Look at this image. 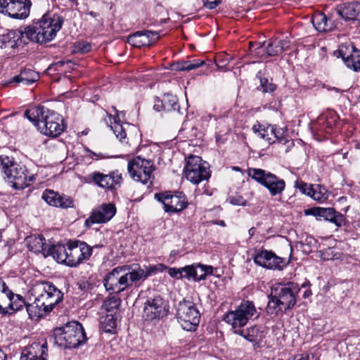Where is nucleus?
Here are the masks:
<instances>
[{
  "label": "nucleus",
  "instance_id": "f257e3e1",
  "mask_svg": "<svg viewBox=\"0 0 360 360\" xmlns=\"http://www.w3.org/2000/svg\"><path fill=\"white\" fill-rule=\"evenodd\" d=\"M166 269L167 266L162 264L144 265L143 267L137 264L135 268L130 265L120 266L105 275L103 284L106 290L110 293H119L129 288L131 283L144 281Z\"/></svg>",
  "mask_w": 360,
  "mask_h": 360
},
{
  "label": "nucleus",
  "instance_id": "f03ea898",
  "mask_svg": "<svg viewBox=\"0 0 360 360\" xmlns=\"http://www.w3.org/2000/svg\"><path fill=\"white\" fill-rule=\"evenodd\" d=\"M63 22V18L59 15L46 13L32 25L27 26L20 31H9L7 35L4 36V41L9 38L13 39V42L16 43L21 37L39 44L47 43L56 37Z\"/></svg>",
  "mask_w": 360,
  "mask_h": 360
},
{
  "label": "nucleus",
  "instance_id": "7ed1b4c3",
  "mask_svg": "<svg viewBox=\"0 0 360 360\" xmlns=\"http://www.w3.org/2000/svg\"><path fill=\"white\" fill-rule=\"evenodd\" d=\"M34 302L26 306L29 318L34 321L48 315L63 300V293L54 285L48 281L34 283L31 289Z\"/></svg>",
  "mask_w": 360,
  "mask_h": 360
},
{
  "label": "nucleus",
  "instance_id": "20e7f679",
  "mask_svg": "<svg viewBox=\"0 0 360 360\" xmlns=\"http://www.w3.org/2000/svg\"><path fill=\"white\" fill-rule=\"evenodd\" d=\"M38 129L47 136L57 137L65 129L62 117L44 106H36L27 110L24 114Z\"/></svg>",
  "mask_w": 360,
  "mask_h": 360
},
{
  "label": "nucleus",
  "instance_id": "39448f33",
  "mask_svg": "<svg viewBox=\"0 0 360 360\" xmlns=\"http://www.w3.org/2000/svg\"><path fill=\"white\" fill-rule=\"evenodd\" d=\"M0 169L4 179L15 189L28 187L34 181V175L27 167L8 156L0 157Z\"/></svg>",
  "mask_w": 360,
  "mask_h": 360
},
{
  "label": "nucleus",
  "instance_id": "423d86ee",
  "mask_svg": "<svg viewBox=\"0 0 360 360\" xmlns=\"http://www.w3.org/2000/svg\"><path fill=\"white\" fill-rule=\"evenodd\" d=\"M56 343L66 348H76L86 340L84 328L77 321L68 323L65 326L54 330Z\"/></svg>",
  "mask_w": 360,
  "mask_h": 360
},
{
  "label": "nucleus",
  "instance_id": "0eeeda50",
  "mask_svg": "<svg viewBox=\"0 0 360 360\" xmlns=\"http://www.w3.org/2000/svg\"><path fill=\"white\" fill-rule=\"evenodd\" d=\"M247 174L256 182L264 186L272 196L279 195L285 190L284 180L270 172L262 169L248 168Z\"/></svg>",
  "mask_w": 360,
  "mask_h": 360
},
{
  "label": "nucleus",
  "instance_id": "6e6552de",
  "mask_svg": "<svg viewBox=\"0 0 360 360\" xmlns=\"http://www.w3.org/2000/svg\"><path fill=\"white\" fill-rule=\"evenodd\" d=\"M176 318L184 330L193 331L200 323V314L193 302L184 300L178 304Z\"/></svg>",
  "mask_w": 360,
  "mask_h": 360
},
{
  "label": "nucleus",
  "instance_id": "1a4fd4ad",
  "mask_svg": "<svg viewBox=\"0 0 360 360\" xmlns=\"http://www.w3.org/2000/svg\"><path fill=\"white\" fill-rule=\"evenodd\" d=\"M255 313L256 308L252 302L243 301L236 310L228 312L224 320L232 326L236 333V330H242L241 328L248 323Z\"/></svg>",
  "mask_w": 360,
  "mask_h": 360
},
{
  "label": "nucleus",
  "instance_id": "9d476101",
  "mask_svg": "<svg viewBox=\"0 0 360 360\" xmlns=\"http://www.w3.org/2000/svg\"><path fill=\"white\" fill-rule=\"evenodd\" d=\"M184 171L186 179L195 185L210 177L207 164L196 155H190L187 158Z\"/></svg>",
  "mask_w": 360,
  "mask_h": 360
},
{
  "label": "nucleus",
  "instance_id": "9b49d317",
  "mask_svg": "<svg viewBox=\"0 0 360 360\" xmlns=\"http://www.w3.org/2000/svg\"><path fill=\"white\" fill-rule=\"evenodd\" d=\"M128 172L131 177L136 181L143 184H151L154 166L151 161L137 156L128 162Z\"/></svg>",
  "mask_w": 360,
  "mask_h": 360
},
{
  "label": "nucleus",
  "instance_id": "f8f14e48",
  "mask_svg": "<svg viewBox=\"0 0 360 360\" xmlns=\"http://www.w3.org/2000/svg\"><path fill=\"white\" fill-rule=\"evenodd\" d=\"M92 251L93 248L85 242L68 241L67 265L77 267L90 258Z\"/></svg>",
  "mask_w": 360,
  "mask_h": 360
},
{
  "label": "nucleus",
  "instance_id": "ddd939ff",
  "mask_svg": "<svg viewBox=\"0 0 360 360\" xmlns=\"http://www.w3.org/2000/svg\"><path fill=\"white\" fill-rule=\"evenodd\" d=\"M30 0H0V12L13 18L25 19L29 14Z\"/></svg>",
  "mask_w": 360,
  "mask_h": 360
},
{
  "label": "nucleus",
  "instance_id": "4468645a",
  "mask_svg": "<svg viewBox=\"0 0 360 360\" xmlns=\"http://www.w3.org/2000/svg\"><path fill=\"white\" fill-rule=\"evenodd\" d=\"M298 285L293 282L277 283L271 288V292L281 303L283 308H292L296 303L295 293Z\"/></svg>",
  "mask_w": 360,
  "mask_h": 360
},
{
  "label": "nucleus",
  "instance_id": "2eb2a0df",
  "mask_svg": "<svg viewBox=\"0 0 360 360\" xmlns=\"http://www.w3.org/2000/svg\"><path fill=\"white\" fill-rule=\"evenodd\" d=\"M168 306L163 298L157 295L148 297L144 303L143 317L146 321L159 320L167 315Z\"/></svg>",
  "mask_w": 360,
  "mask_h": 360
},
{
  "label": "nucleus",
  "instance_id": "dca6fc26",
  "mask_svg": "<svg viewBox=\"0 0 360 360\" xmlns=\"http://www.w3.org/2000/svg\"><path fill=\"white\" fill-rule=\"evenodd\" d=\"M86 181L94 183L98 187L105 189L112 190L116 185H120L122 181V174L117 170L103 174L95 171L85 177Z\"/></svg>",
  "mask_w": 360,
  "mask_h": 360
},
{
  "label": "nucleus",
  "instance_id": "f3484780",
  "mask_svg": "<svg viewBox=\"0 0 360 360\" xmlns=\"http://www.w3.org/2000/svg\"><path fill=\"white\" fill-rule=\"evenodd\" d=\"M116 207L112 203H104L97 207L91 212L90 216L85 220L87 227L94 224H103L109 221L115 214Z\"/></svg>",
  "mask_w": 360,
  "mask_h": 360
},
{
  "label": "nucleus",
  "instance_id": "a211bd4d",
  "mask_svg": "<svg viewBox=\"0 0 360 360\" xmlns=\"http://www.w3.org/2000/svg\"><path fill=\"white\" fill-rule=\"evenodd\" d=\"M253 261L257 265L269 269H281L285 264L284 258L266 250L257 251L253 257Z\"/></svg>",
  "mask_w": 360,
  "mask_h": 360
},
{
  "label": "nucleus",
  "instance_id": "6ab92c4d",
  "mask_svg": "<svg viewBox=\"0 0 360 360\" xmlns=\"http://www.w3.org/2000/svg\"><path fill=\"white\" fill-rule=\"evenodd\" d=\"M155 198L162 203L166 212H178L187 207L184 197L173 195L169 193H156Z\"/></svg>",
  "mask_w": 360,
  "mask_h": 360
},
{
  "label": "nucleus",
  "instance_id": "aec40b11",
  "mask_svg": "<svg viewBox=\"0 0 360 360\" xmlns=\"http://www.w3.org/2000/svg\"><path fill=\"white\" fill-rule=\"evenodd\" d=\"M338 53L347 68L356 72L360 70V51L354 46L342 44Z\"/></svg>",
  "mask_w": 360,
  "mask_h": 360
},
{
  "label": "nucleus",
  "instance_id": "412c9836",
  "mask_svg": "<svg viewBox=\"0 0 360 360\" xmlns=\"http://www.w3.org/2000/svg\"><path fill=\"white\" fill-rule=\"evenodd\" d=\"M306 214H311L315 217H322L324 219L340 227L345 224V218L344 215L335 210L334 208H322L316 207L306 211Z\"/></svg>",
  "mask_w": 360,
  "mask_h": 360
},
{
  "label": "nucleus",
  "instance_id": "4be33fe9",
  "mask_svg": "<svg viewBox=\"0 0 360 360\" xmlns=\"http://www.w3.org/2000/svg\"><path fill=\"white\" fill-rule=\"evenodd\" d=\"M41 198L48 205L53 207L68 208L74 206L73 200L70 196L60 195L53 190L46 189Z\"/></svg>",
  "mask_w": 360,
  "mask_h": 360
},
{
  "label": "nucleus",
  "instance_id": "5701e85b",
  "mask_svg": "<svg viewBox=\"0 0 360 360\" xmlns=\"http://www.w3.org/2000/svg\"><path fill=\"white\" fill-rule=\"evenodd\" d=\"M153 108L157 112H180V107L178 103V99L175 95L172 94H165L162 98L155 97L154 100Z\"/></svg>",
  "mask_w": 360,
  "mask_h": 360
},
{
  "label": "nucleus",
  "instance_id": "b1692460",
  "mask_svg": "<svg viewBox=\"0 0 360 360\" xmlns=\"http://www.w3.org/2000/svg\"><path fill=\"white\" fill-rule=\"evenodd\" d=\"M47 352L45 344L34 342L23 349L20 360H46Z\"/></svg>",
  "mask_w": 360,
  "mask_h": 360
},
{
  "label": "nucleus",
  "instance_id": "393cba45",
  "mask_svg": "<svg viewBox=\"0 0 360 360\" xmlns=\"http://www.w3.org/2000/svg\"><path fill=\"white\" fill-rule=\"evenodd\" d=\"M336 11L345 20H360V3L358 1L340 4L337 6Z\"/></svg>",
  "mask_w": 360,
  "mask_h": 360
},
{
  "label": "nucleus",
  "instance_id": "a878e982",
  "mask_svg": "<svg viewBox=\"0 0 360 360\" xmlns=\"http://www.w3.org/2000/svg\"><path fill=\"white\" fill-rule=\"evenodd\" d=\"M113 109L115 111L116 115H108V120H106V122L116 137L119 139L121 142L127 143V141H125L127 136L125 129L121 123L120 120V117H124V114L123 112H118L115 108H113Z\"/></svg>",
  "mask_w": 360,
  "mask_h": 360
},
{
  "label": "nucleus",
  "instance_id": "bb28decb",
  "mask_svg": "<svg viewBox=\"0 0 360 360\" xmlns=\"http://www.w3.org/2000/svg\"><path fill=\"white\" fill-rule=\"evenodd\" d=\"M236 333L251 342L254 345L260 344L265 337L264 328L257 326L246 329L237 330Z\"/></svg>",
  "mask_w": 360,
  "mask_h": 360
},
{
  "label": "nucleus",
  "instance_id": "cd10ccee",
  "mask_svg": "<svg viewBox=\"0 0 360 360\" xmlns=\"http://www.w3.org/2000/svg\"><path fill=\"white\" fill-rule=\"evenodd\" d=\"M25 240L29 250L35 253L41 252L44 256H46L49 246L42 235H32L27 237Z\"/></svg>",
  "mask_w": 360,
  "mask_h": 360
},
{
  "label": "nucleus",
  "instance_id": "c85d7f7f",
  "mask_svg": "<svg viewBox=\"0 0 360 360\" xmlns=\"http://www.w3.org/2000/svg\"><path fill=\"white\" fill-rule=\"evenodd\" d=\"M252 129L255 134L264 139L268 144H272L274 137L273 135L274 125L257 122L253 124Z\"/></svg>",
  "mask_w": 360,
  "mask_h": 360
},
{
  "label": "nucleus",
  "instance_id": "c756f323",
  "mask_svg": "<svg viewBox=\"0 0 360 360\" xmlns=\"http://www.w3.org/2000/svg\"><path fill=\"white\" fill-rule=\"evenodd\" d=\"M311 22L314 28L320 32H328L333 29L331 20L323 13H316L311 18Z\"/></svg>",
  "mask_w": 360,
  "mask_h": 360
},
{
  "label": "nucleus",
  "instance_id": "7c9ffc66",
  "mask_svg": "<svg viewBox=\"0 0 360 360\" xmlns=\"http://www.w3.org/2000/svg\"><path fill=\"white\" fill-rule=\"evenodd\" d=\"M51 255L58 262L67 264L68 260V245H53L49 247L46 256Z\"/></svg>",
  "mask_w": 360,
  "mask_h": 360
},
{
  "label": "nucleus",
  "instance_id": "2f4dec72",
  "mask_svg": "<svg viewBox=\"0 0 360 360\" xmlns=\"http://www.w3.org/2000/svg\"><path fill=\"white\" fill-rule=\"evenodd\" d=\"M290 46V41L288 39H274L267 45L266 56H274L281 54L283 51L287 50Z\"/></svg>",
  "mask_w": 360,
  "mask_h": 360
},
{
  "label": "nucleus",
  "instance_id": "473e14b6",
  "mask_svg": "<svg viewBox=\"0 0 360 360\" xmlns=\"http://www.w3.org/2000/svg\"><path fill=\"white\" fill-rule=\"evenodd\" d=\"M11 290L6 285L5 282L0 279V314L6 315L8 313L7 307L9 302L10 295L8 292Z\"/></svg>",
  "mask_w": 360,
  "mask_h": 360
},
{
  "label": "nucleus",
  "instance_id": "72a5a7b5",
  "mask_svg": "<svg viewBox=\"0 0 360 360\" xmlns=\"http://www.w3.org/2000/svg\"><path fill=\"white\" fill-rule=\"evenodd\" d=\"M39 76L37 72L32 70L22 72L19 75L14 77L17 83H22L25 85H31L38 80Z\"/></svg>",
  "mask_w": 360,
  "mask_h": 360
},
{
  "label": "nucleus",
  "instance_id": "f704fd0d",
  "mask_svg": "<svg viewBox=\"0 0 360 360\" xmlns=\"http://www.w3.org/2000/svg\"><path fill=\"white\" fill-rule=\"evenodd\" d=\"M117 325V315L105 314L101 319V327L105 333H112Z\"/></svg>",
  "mask_w": 360,
  "mask_h": 360
},
{
  "label": "nucleus",
  "instance_id": "c9c22d12",
  "mask_svg": "<svg viewBox=\"0 0 360 360\" xmlns=\"http://www.w3.org/2000/svg\"><path fill=\"white\" fill-rule=\"evenodd\" d=\"M142 37H146L148 39H150L151 41H155V40L158 39L159 34L158 32L153 31H146L144 33L138 32L131 35L129 38V41L131 43L133 46H141L143 45V43L139 40V38Z\"/></svg>",
  "mask_w": 360,
  "mask_h": 360
},
{
  "label": "nucleus",
  "instance_id": "e433bc0d",
  "mask_svg": "<svg viewBox=\"0 0 360 360\" xmlns=\"http://www.w3.org/2000/svg\"><path fill=\"white\" fill-rule=\"evenodd\" d=\"M274 136L272 143L278 141L281 144L290 143V146H293V141L290 139L287 131L283 128L278 127L274 125Z\"/></svg>",
  "mask_w": 360,
  "mask_h": 360
},
{
  "label": "nucleus",
  "instance_id": "4c0bfd02",
  "mask_svg": "<svg viewBox=\"0 0 360 360\" xmlns=\"http://www.w3.org/2000/svg\"><path fill=\"white\" fill-rule=\"evenodd\" d=\"M8 295L10 297L7 309L9 308L13 311H19L22 309L24 306L26 307L28 304L25 303V301L21 295L15 294L12 291L8 292Z\"/></svg>",
  "mask_w": 360,
  "mask_h": 360
},
{
  "label": "nucleus",
  "instance_id": "58836bf2",
  "mask_svg": "<svg viewBox=\"0 0 360 360\" xmlns=\"http://www.w3.org/2000/svg\"><path fill=\"white\" fill-rule=\"evenodd\" d=\"M286 310L287 309L283 308L278 300L271 292V295H269V302L266 307L267 313L276 315L278 312Z\"/></svg>",
  "mask_w": 360,
  "mask_h": 360
},
{
  "label": "nucleus",
  "instance_id": "ea45409f",
  "mask_svg": "<svg viewBox=\"0 0 360 360\" xmlns=\"http://www.w3.org/2000/svg\"><path fill=\"white\" fill-rule=\"evenodd\" d=\"M120 304V300L115 297L105 300L102 305V310L106 314L117 315L118 307Z\"/></svg>",
  "mask_w": 360,
  "mask_h": 360
},
{
  "label": "nucleus",
  "instance_id": "a19ab883",
  "mask_svg": "<svg viewBox=\"0 0 360 360\" xmlns=\"http://www.w3.org/2000/svg\"><path fill=\"white\" fill-rule=\"evenodd\" d=\"M318 254L319 257L323 260L337 259L340 257V253L335 252V250L333 248H328L320 250Z\"/></svg>",
  "mask_w": 360,
  "mask_h": 360
},
{
  "label": "nucleus",
  "instance_id": "79ce46f5",
  "mask_svg": "<svg viewBox=\"0 0 360 360\" xmlns=\"http://www.w3.org/2000/svg\"><path fill=\"white\" fill-rule=\"evenodd\" d=\"M295 187L299 189L302 193L309 195L314 186L308 184L302 180L297 179L295 182Z\"/></svg>",
  "mask_w": 360,
  "mask_h": 360
},
{
  "label": "nucleus",
  "instance_id": "37998d69",
  "mask_svg": "<svg viewBox=\"0 0 360 360\" xmlns=\"http://www.w3.org/2000/svg\"><path fill=\"white\" fill-rule=\"evenodd\" d=\"M309 196L317 201H322L326 199L325 194L319 186H314Z\"/></svg>",
  "mask_w": 360,
  "mask_h": 360
},
{
  "label": "nucleus",
  "instance_id": "c03bdc74",
  "mask_svg": "<svg viewBox=\"0 0 360 360\" xmlns=\"http://www.w3.org/2000/svg\"><path fill=\"white\" fill-rule=\"evenodd\" d=\"M91 50V44L86 41L77 42L75 46V51L81 53H86Z\"/></svg>",
  "mask_w": 360,
  "mask_h": 360
},
{
  "label": "nucleus",
  "instance_id": "a18cd8bd",
  "mask_svg": "<svg viewBox=\"0 0 360 360\" xmlns=\"http://www.w3.org/2000/svg\"><path fill=\"white\" fill-rule=\"evenodd\" d=\"M184 278L188 279L193 278L195 281V276L197 275L195 271V265L186 266L182 268Z\"/></svg>",
  "mask_w": 360,
  "mask_h": 360
},
{
  "label": "nucleus",
  "instance_id": "49530a36",
  "mask_svg": "<svg viewBox=\"0 0 360 360\" xmlns=\"http://www.w3.org/2000/svg\"><path fill=\"white\" fill-rule=\"evenodd\" d=\"M261 88L264 92H273L276 89V85L269 82L266 78L261 79Z\"/></svg>",
  "mask_w": 360,
  "mask_h": 360
},
{
  "label": "nucleus",
  "instance_id": "de8ad7c7",
  "mask_svg": "<svg viewBox=\"0 0 360 360\" xmlns=\"http://www.w3.org/2000/svg\"><path fill=\"white\" fill-rule=\"evenodd\" d=\"M230 202L234 205L245 206L248 202L241 195H234L230 198Z\"/></svg>",
  "mask_w": 360,
  "mask_h": 360
},
{
  "label": "nucleus",
  "instance_id": "09e8293b",
  "mask_svg": "<svg viewBox=\"0 0 360 360\" xmlns=\"http://www.w3.org/2000/svg\"><path fill=\"white\" fill-rule=\"evenodd\" d=\"M169 275L174 278L179 279L184 278L182 268H169L168 270Z\"/></svg>",
  "mask_w": 360,
  "mask_h": 360
},
{
  "label": "nucleus",
  "instance_id": "8fccbe9b",
  "mask_svg": "<svg viewBox=\"0 0 360 360\" xmlns=\"http://www.w3.org/2000/svg\"><path fill=\"white\" fill-rule=\"evenodd\" d=\"M187 62V71L194 70L196 68H198L199 67L202 66L204 63V60H201L199 59L193 60H188Z\"/></svg>",
  "mask_w": 360,
  "mask_h": 360
},
{
  "label": "nucleus",
  "instance_id": "3c124183",
  "mask_svg": "<svg viewBox=\"0 0 360 360\" xmlns=\"http://www.w3.org/2000/svg\"><path fill=\"white\" fill-rule=\"evenodd\" d=\"M202 268L203 269L204 273L201 275H199L200 278L205 279L207 276L212 275L214 268L212 266L202 264Z\"/></svg>",
  "mask_w": 360,
  "mask_h": 360
},
{
  "label": "nucleus",
  "instance_id": "603ef678",
  "mask_svg": "<svg viewBox=\"0 0 360 360\" xmlns=\"http://www.w3.org/2000/svg\"><path fill=\"white\" fill-rule=\"evenodd\" d=\"M204 6L210 9L216 8L221 1V0H202Z\"/></svg>",
  "mask_w": 360,
  "mask_h": 360
},
{
  "label": "nucleus",
  "instance_id": "864d4df0",
  "mask_svg": "<svg viewBox=\"0 0 360 360\" xmlns=\"http://www.w3.org/2000/svg\"><path fill=\"white\" fill-rule=\"evenodd\" d=\"M87 155H86V158H89L90 159H95V160H101L105 158V156L103 155L102 153H96L94 152L91 151L88 148H86Z\"/></svg>",
  "mask_w": 360,
  "mask_h": 360
},
{
  "label": "nucleus",
  "instance_id": "5fc2aeb1",
  "mask_svg": "<svg viewBox=\"0 0 360 360\" xmlns=\"http://www.w3.org/2000/svg\"><path fill=\"white\" fill-rule=\"evenodd\" d=\"M195 271H196L197 275L195 276V281H200L204 280V278H200V277H199V275H201L204 273L201 264H198L195 265Z\"/></svg>",
  "mask_w": 360,
  "mask_h": 360
},
{
  "label": "nucleus",
  "instance_id": "6e6d98bb",
  "mask_svg": "<svg viewBox=\"0 0 360 360\" xmlns=\"http://www.w3.org/2000/svg\"><path fill=\"white\" fill-rule=\"evenodd\" d=\"M264 51L262 45H260L259 46L255 48V54L258 56L261 59H264L266 58V56L262 53Z\"/></svg>",
  "mask_w": 360,
  "mask_h": 360
},
{
  "label": "nucleus",
  "instance_id": "4d7b16f0",
  "mask_svg": "<svg viewBox=\"0 0 360 360\" xmlns=\"http://www.w3.org/2000/svg\"><path fill=\"white\" fill-rule=\"evenodd\" d=\"M187 62L184 61L181 63L177 64L176 69L181 71H185L187 70Z\"/></svg>",
  "mask_w": 360,
  "mask_h": 360
},
{
  "label": "nucleus",
  "instance_id": "13d9d810",
  "mask_svg": "<svg viewBox=\"0 0 360 360\" xmlns=\"http://www.w3.org/2000/svg\"><path fill=\"white\" fill-rule=\"evenodd\" d=\"M311 294H312V293H311V291L310 290H305V291H304V294H303V297H304V298H307V297H309V296H311Z\"/></svg>",
  "mask_w": 360,
  "mask_h": 360
},
{
  "label": "nucleus",
  "instance_id": "bf43d9fd",
  "mask_svg": "<svg viewBox=\"0 0 360 360\" xmlns=\"http://www.w3.org/2000/svg\"><path fill=\"white\" fill-rule=\"evenodd\" d=\"M0 360H6V355L3 350L0 349Z\"/></svg>",
  "mask_w": 360,
  "mask_h": 360
},
{
  "label": "nucleus",
  "instance_id": "052dcab7",
  "mask_svg": "<svg viewBox=\"0 0 360 360\" xmlns=\"http://www.w3.org/2000/svg\"><path fill=\"white\" fill-rule=\"evenodd\" d=\"M298 360H309V355H306V356H302L300 359H299Z\"/></svg>",
  "mask_w": 360,
  "mask_h": 360
},
{
  "label": "nucleus",
  "instance_id": "680f3d73",
  "mask_svg": "<svg viewBox=\"0 0 360 360\" xmlns=\"http://www.w3.org/2000/svg\"><path fill=\"white\" fill-rule=\"evenodd\" d=\"M217 224L218 225L221 226H225V222H224V221H222V220L218 221L217 222Z\"/></svg>",
  "mask_w": 360,
  "mask_h": 360
},
{
  "label": "nucleus",
  "instance_id": "e2e57ef3",
  "mask_svg": "<svg viewBox=\"0 0 360 360\" xmlns=\"http://www.w3.org/2000/svg\"><path fill=\"white\" fill-rule=\"evenodd\" d=\"M250 46L251 51L253 52L252 49L255 48V44H254L252 42H250Z\"/></svg>",
  "mask_w": 360,
  "mask_h": 360
},
{
  "label": "nucleus",
  "instance_id": "0e129e2a",
  "mask_svg": "<svg viewBox=\"0 0 360 360\" xmlns=\"http://www.w3.org/2000/svg\"><path fill=\"white\" fill-rule=\"evenodd\" d=\"M309 285V282L307 283H304L302 285V287H305L306 285Z\"/></svg>",
  "mask_w": 360,
  "mask_h": 360
},
{
  "label": "nucleus",
  "instance_id": "69168bd1",
  "mask_svg": "<svg viewBox=\"0 0 360 360\" xmlns=\"http://www.w3.org/2000/svg\"><path fill=\"white\" fill-rule=\"evenodd\" d=\"M233 169H234V170H236V171H238V170H240V168H239V167H235L233 168Z\"/></svg>",
  "mask_w": 360,
  "mask_h": 360
},
{
  "label": "nucleus",
  "instance_id": "338daca9",
  "mask_svg": "<svg viewBox=\"0 0 360 360\" xmlns=\"http://www.w3.org/2000/svg\"><path fill=\"white\" fill-rule=\"evenodd\" d=\"M253 231V229H250L249 233H250V231Z\"/></svg>",
  "mask_w": 360,
  "mask_h": 360
}]
</instances>
